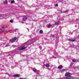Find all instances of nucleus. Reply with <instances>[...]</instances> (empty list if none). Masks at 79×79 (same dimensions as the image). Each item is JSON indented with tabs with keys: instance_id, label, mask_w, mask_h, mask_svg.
Returning a JSON list of instances; mask_svg holds the SVG:
<instances>
[{
	"instance_id": "nucleus-1",
	"label": "nucleus",
	"mask_w": 79,
	"mask_h": 79,
	"mask_svg": "<svg viewBox=\"0 0 79 79\" xmlns=\"http://www.w3.org/2000/svg\"><path fill=\"white\" fill-rule=\"evenodd\" d=\"M65 77H64V79H73V77L71 76V74L67 72L65 74Z\"/></svg>"
},
{
	"instance_id": "nucleus-2",
	"label": "nucleus",
	"mask_w": 79,
	"mask_h": 79,
	"mask_svg": "<svg viewBox=\"0 0 79 79\" xmlns=\"http://www.w3.org/2000/svg\"><path fill=\"white\" fill-rule=\"evenodd\" d=\"M27 45V43H25L23 44V46L22 48H18V50H24V49L26 48L27 47H26V46Z\"/></svg>"
},
{
	"instance_id": "nucleus-3",
	"label": "nucleus",
	"mask_w": 79,
	"mask_h": 79,
	"mask_svg": "<svg viewBox=\"0 0 79 79\" xmlns=\"http://www.w3.org/2000/svg\"><path fill=\"white\" fill-rule=\"evenodd\" d=\"M17 38L16 37H14L12 38V39H11L10 40V42H14L15 40H16Z\"/></svg>"
},
{
	"instance_id": "nucleus-4",
	"label": "nucleus",
	"mask_w": 79,
	"mask_h": 79,
	"mask_svg": "<svg viewBox=\"0 0 79 79\" xmlns=\"http://www.w3.org/2000/svg\"><path fill=\"white\" fill-rule=\"evenodd\" d=\"M1 15V17H2V18L1 19H6V15H4L3 14L0 15Z\"/></svg>"
},
{
	"instance_id": "nucleus-5",
	"label": "nucleus",
	"mask_w": 79,
	"mask_h": 79,
	"mask_svg": "<svg viewBox=\"0 0 79 79\" xmlns=\"http://www.w3.org/2000/svg\"><path fill=\"white\" fill-rule=\"evenodd\" d=\"M3 32L5 34H6L7 33V32H10V33H11V32H13V31L11 30H9V31H3Z\"/></svg>"
},
{
	"instance_id": "nucleus-6",
	"label": "nucleus",
	"mask_w": 79,
	"mask_h": 79,
	"mask_svg": "<svg viewBox=\"0 0 79 79\" xmlns=\"http://www.w3.org/2000/svg\"><path fill=\"white\" fill-rule=\"evenodd\" d=\"M68 40H69V41H70V42H74L75 41H76V40L75 39H68Z\"/></svg>"
},
{
	"instance_id": "nucleus-7",
	"label": "nucleus",
	"mask_w": 79,
	"mask_h": 79,
	"mask_svg": "<svg viewBox=\"0 0 79 79\" xmlns=\"http://www.w3.org/2000/svg\"><path fill=\"white\" fill-rule=\"evenodd\" d=\"M14 76L15 77H19V74L15 75Z\"/></svg>"
},
{
	"instance_id": "nucleus-8",
	"label": "nucleus",
	"mask_w": 79,
	"mask_h": 79,
	"mask_svg": "<svg viewBox=\"0 0 79 79\" xmlns=\"http://www.w3.org/2000/svg\"><path fill=\"white\" fill-rule=\"evenodd\" d=\"M26 19H27V17L26 16H24L23 19V21H26Z\"/></svg>"
},
{
	"instance_id": "nucleus-9",
	"label": "nucleus",
	"mask_w": 79,
	"mask_h": 79,
	"mask_svg": "<svg viewBox=\"0 0 79 79\" xmlns=\"http://www.w3.org/2000/svg\"><path fill=\"white\" fill-rule=\"evenodd\" d=\"M58 68L59 69H62L63 68V66L61 65H60L58 67Z\"/></svg>"
},
{
	"instance_id": "nucleus-10",
	"label": "nucleus",
	"mask_w": 79,
	"mask_h": 79,
	"mask_svg": "<svg viewBox=\"0 0 79 79\" xmlns=\"http://www.w3.org/2000/svg\"><path fill=\"white\" fill-rule=\"evenodd\" d=\"M60 24V22L58 21V22H56L55 23L54 25L55 26H56V25H58V24Z\"/></svg>"
},
{
	"instance_id": "nucleus-11",
	"label": "nucleus",
	"mask_w": 79,
	"mask_h": 79,
	"mask_svg": "<svg viewBox=\"0 0 79 79\" xmlns=\"http://www.w3.org/2000/svg\"><path fill=\"white\" fill-rule=\"evenodd\" d=\"M33 71L34 73H36L38 72V70L36 69H33Z\"/></svg>"
},
{
	"instance_id": "nucleus-12",
	"label": "nucleus",
	"mask_w": 79,
	"mask_h": 79,
	"mask_svg": "<svg viewBox=\"0 0 79 79\" xmlns=\"http://www.w3.org/2000/svg\"><path fill=\"white\" fill-rule=\"evenodd\" d=\"M65 71L66 70H65V69H62V70H60L61 73H64V71Z\"/></svg>"
},
{
	"instance_id": "nucleus-13",
	"label": "nucleus",
	"mask_w": 79,
	"mask_h": 79,
	"mask_svg": "<svg viewBox=\"0 0 79 79\" xmlns=\"http://www.w3.org/2000/svg\"><path fill=\"white\" fill-rule=\"evenodd\" d=\"M52 26V24H49L48 25V26L49 28H50Z\"/></svg>"
},
{
	"instance_id": "nucleus-14",
	"label": "nucleus",
	"mask_w": 79,
	"mask_h": 79,
	"mask_svg": "<svg viewBox=\"0 0 79 79\" xmlns=\"http://www.w3.org/2000/svg\"><path fill=\"white\" fill-rule=\"evenodd\" d=\"M46 67H50V65L48 64H46V65H45Z\"/></svg>"
},
{
	"instance_id": "nucleus-15",
	"label": "nucleus",
	"mask_w": 79,
	"mask_h": 79,
	"mask_svg": "<svg viewBox=\"0 0 79 79\" xmlns=\"http://www.w3.org/2000/svg\"><path fill=\"white\" fill-rule=\"evenodd\" d=\"M4 3H5L6 4V5H7L8 4V2H7V1L6 0L4 2Z\"/></svg>"
},
{
	"instance_id": "nucleus-16",
	"label": "nucleus",
	"mask_w": 79,
	"mask_h": 79,
	"mask_svg": "<svg viewBox=\"0 0 79 79\" xmlns=\"http://www.w3.org/2000/svg\"><path fill=\"white\" fill-rule=\"evenodd\" d=\"M40 34H42L43 32V31H42V30H40Z\"/></svg>"
},
{
	"instance_id": "nucleus-17",
	"label": "nucleus",
	"mask_w": 79,
	"mask_h": 79,
	"mask_svg": "<svg viewBox=\"0 0 79 79\" xmlns=\"http://www.w3.org/2000/svg\"><path fill=\"white\" fill-rule=\"evenodd\" d=\"M15 2V1L13 0V1H11V3L13 4Z\"/></svg>"
},
{
	"instance_id": "nucleus-18",
	"label": "nucleus",
	"mask_w": 79,
	"mask_h": 79,
	"mask_svg": "<svg viewBox=\"0 0 79 79\" xmlns=\"http://www.w3.org/2000/svg\"><path fill=\"white\" fill-rule=\"evenodd\" d=\"M10 23H12L14 21H13V20H10Z\"/></svg>"
},
{
	"instance_id": "nucleus-19",
	"label": "nucleus",
	"mask_w": 79,
	"mask_h": 79,
	"mask_svg": "<svg viewBox=\"0 0 79 79\" xmlns=\"http://www.w3.org/2000/svg\"><path fill=\"white\" fill-rule=\"evenodd\" d=\"M76 60H75V59H73L72 60V61L73 62H76Z\"/></svg>"
},
{
	"instance_id": "nucleus-20",
	"label": "nucleus",
	"mask_w": 79,
	"mask_h": 79,
	"mask_svg": "<svg viewBox=\"0 0 79 79\" xmlns=\"http://www.w3.org/2000/svg\"><path fill=\"white\" fill-rule=\"evenodd\" d=\"M73 79H79V78H76V77H73Z\"/></svg>"
},
{
	"instance_id": "nucleus-21",
	"label": "nucleus",
	"mask_w": 79,
	"mask_h": 79,
	"mask_svg": "<svg viewBox=\"0 0 79 79\" xmlns=\"http://www.w3.org/2000/svg\"><path fill=\"white\" fill-rule=\"evenodd\" d=\"M69 11H68V10H67L65 11V13H68Z\"/></svg>"
},
{
	"instance_id": "nucleus-22",
	"label": "nucleus",
	"mask_w": 79,
	"mask_h": 79,
	"mask_svg": "<svg viewBox=\"0 0 79 79\" xmlns=\"http://www.w3.org/2000/svg\"><path fill=\"white\" fill-rule=\"evenodd\" d=\"M2 17L1 16V15H0V19H2Z\"/></svg>"
},
{
	"instance_id": "nucleus-23",
	"label": "nucleus",
	"mask_w": 79,
	"mask_h": 79,
	"mask_svg": "<svg viewBox=\"0 0 79 79\" xmlns=\"http://www.w3.org/2000/svg\"><path fill=\"white\" fill-rule=\"evenodd\" d=\"M12 46L13 47H14V48L16 47V46L15 45H13Z\"/></svg>"
},
{
	"instance_id": "nucleus-24",
	"label": "nucleus",
	"mask_w": 79,
	"mask_h": 79,
	"mask_svg": "<svg viewBox=\"0 0 79 79\" xmlns=\"http://www.w3.org/2000/svg\"><path fill=\"white\" fill-rule=\"evenodd\" d=\"M16 30H17V29H15L14 30V31H15V32H16Z\"/></svg>"
},
{
	"instance_id": "nucleus-25",
	"label": "nucleus",
	"mask_w": 79,
	"mask_h": 79,
	"mask_svg": "<svg viewBox=\"0 0 79 79\" xmlns=\"http://www.w3.org/2000/svg\"><path fill=\"white\" fill-rule=\"evenodd\" d=\"M19 79H25V78H19Z\"/></svg>"
},
{
	"instance_id": "nucleus-26",
	"label": "nucleus",
	"mask_w": 79,
	"mask_h": 79,
	"mask_svg": "<svg viewBox=\"0 0 79 79\" xmlns=\"http://www.w3.org/2000/svg\"><path fill=\"white\" fill-rule=\"evenodd\" d=\"M58 4H56L55 5V6H58Z\"/></svg>"
},
{
	"instance_id": "nucleus-27",
	"label": "nucleus",
	"mask_w": 79,
	"mask_h": 79,
	"mask_svg": "<svg viewBox=\"0 0 79 79\" xmlns=\"http://www.w3.org/2000/svg\"><path fill=\"white\" fill-rule=\"evenodd\" d=\"M8 45H6L5 47H8Z\"/></svg>"
},
{
	"instance_id": "nucleus-28",
	"label": "nucleus",
	"mask_w": 79,
	"mask_h": 79,
	"mask_svg": "<svg viewBox=\"0 0 79 79\" xmlns=\"http://www.w3.org/2000/svg\"><path fill=\"white\" fill-rule=\"evenodd\" d=\"M2 39L0 37V40H2Z\"/></svg>"
},
{
	"instance_id": "nucleus-29",
	"label": "nucleus",
	"mask_w": 79,
	"mask_h": 79,
	"mask_svg": "<svg viewBox=\"0 0 79 79\" xmlns=\"http://www.w3.org/2000/svg\"><path fill=\"white\" fill-rule=\"evenodd\" d=\"M2 28L3 29V28H4V27H2Z\"/></svg>"
},
{
	"instance_id": "nucleus-30",
	"label": "nucleus",
	"mask_w": 79,
	"mask_h": 79,
	"mask_svg": "<svg viewBox=\"0 0 79 79\" xmlns=\"http://www.w3.org/2000/svg\"><path fill=\"white\" fill-rule=\"evenodd\" d=\"M78 67H76V68H77Z\"/></svg>"
},
{
	"instance_id": "nucleus-31",
	"label": "nucleus",
	"mask_w": 79,
	"mask_h": 79,
	"mask_svg": "<svg viewBox=\"0 0 79 79\" xmlns=\"http://www.w3.org/2000/svg\"><path fill=\"white\" fill-rule=\"evenodd\" d=\"M70 66H71V65H70Z\"/></svg>"
}]
</instances>
